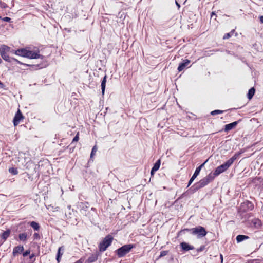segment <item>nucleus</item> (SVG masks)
<instances>
[{
	"label": "nucleus",
	"instance_id": "aec40b11",
	"mask_svg": "<svg viewBox=\"0 0 263 263\" xmlns=\"http://www.w3.org/2000/svg\"><path fill=\"white\" fill-rule=\"evenodd\" d=\"M10 234V230H7L5 231H4L1 235V237L2 239H3L4 241H5L8 237L9 236Z\"/></svg>",
	"mask_w": 263,
	"mask_h": 263
},
{
	"label": "nucleus",
	"instance_id": "c756f323",
	"mask_svg": "<svg viewBox=\"0 0 263 263\" xmlns=\"http://www.w3.org/2000/svg\"><path fill=\"white\" fill-rule=\"evenodd\" d=\"M205 249V246L203 245L200 246L199 248H198L196 250L197 253L203 251Z\"/></svg>",
	"mask_w": 263,
	"mask_h": 263
},
{
	"label": "nucleus",
	"instance_id": "f03ea898",
	"mask_svg": "<svg viewBox=\"0 0 263 263\" xmlns=\"http://www.w3.org/2000/svg\"><path fill=\"white\" fill-rule=\"evenodd\" d=\"M10 48L7 45H3L0 47V54L2 58L6 61L8 62H12L13 61L16 62L17 63L20 65H23L24 64L13 58H10L8 54V52H9Z\"/></svg>",
	"mask_w": 263,
	"mask_h": 263
},
{
	"label": "nucleus",
	"instance_id": "423d86ee",
	"mask_svg": "<svg viewBox=\"0 0 263 263\" xmlns=\"http://www.w3.org/2000/svg\"><path fill=\"white\" fill-rule=\"evenodd\" d=\"M214 179V176L212 175V173H210L208 176L205 177L204 178L201 179L197 184H198L199 187L202 188L209 184L210 182H212Z\"/></svg>",
	"mask_w": 263,
	"mask_h": 263
},
{
	"label": "nucleus",
	"instance_id": "2f4dec72",
	"mask_svg": "<svg viewBox=\"0 0 263 263\" xmlns=\"http://www.w3.org/2000/svg\"><path fill=\"white\" fill-rule=\"evenodd\" d=\"M168 253L167 251H162L161 252L159 257H163L165 255H166Z\"/></svg>",
	"mask_w": 263,
	"mask_h": 263
},
{
	"label": "nucleus",
	"instance_id": "f257e3e1",
	"mask_svg": "<svg viewBox=\"0 0 263 263\" xmlns=\"http://www.w3.org/2000/svg\"><path fill=\"white\" fill-rule=\"evenodd\" d=\"M239 154H235L232 158L229 159L226 162L221 164L216 168L215 171L212 174V175L214 176V178L216 176H218L221 173L225 172L228 169V168L233 163V162L236 160L237 157L239 156Z\"/></svg>",
	"mask_w": 263,
	"mask_h": 263
},
{
	"label": "nucleus",
	"instance_id": "e433bc0d",
	"mask_svg": "<svg viewBox=\"0 0 263 263\" xmlns=\"http://www.w3.org/2000/svg\"><path fill=\"white\" fill-rule=\"evenodd\" d=\"M34 256H35L34 254H32L31 255H30L29 258H30V259H32V258H33Z\"/></svg>",
	"mask_w": 263,
	"mask_h": 263
},
{
	"label": "nucleus",
	"instance_id": "393cba45",
	"mask_svg": "<svg viewBox=\"0 0 263 263\" xmlns=\"http://www.w3.org/2000/svg\"><path fill=\"white\" fill-rule=\"evenodd\" d=\"M97 259V257L95 255H91V256L89 257L87 261L89 263H92Z\"/></svg>",
	"mask_w": 263,
	"mask_h": 263
},
{
	"label": "nucleus",
	"instance_id": "412c9836",
	"mask_svg": "<svg viewBox=\"0 0 263 263\" xmlns=\"http://www.w3.org/2000/svg\"><path fill=\"white\" fill-rule=\"evenodd\" d=\"M200 188L199 187L198 184L197 183L194 184L189 190L188 191L192 193H194L195 192H196L197 191H198L199 189H200Z\"/></svg>",
	"mask_w": 263,
	"mask_h": 263
},
{
	"label": "nucleus",
	"instance_id": "9b49d317",
	"mask_svg": "<svg viewBox=\"0 0 263 263\" xmlns=\"http://www.w3.org/2000/svg\"><path fill=\"white\" fill-rule=\"evenodd\" d=\"M180 247L182 250L183 251H188L189 250L194 249V247L193 246L190 245L187 242H182L180 243Z\"/></svg>",
	"mask_w": 263,
	"mask_h": 263
},
{
	"label": "nucleus",
	"instance_id": "a18cd8bd",
	"mask_svg": "<svg viewBox=\"0 0 263 263\" xmlns=\"http://www.w3.org/2000/svg\"><path fill=\"white\" fill-rule=\"evenodd\" d=\"M61 251H60V254H62Z\"/></svg>",
	"mask_w": 263,
	"mask_h": 263
},
{
	"label": "nucleus",
	"instance_id": "9d476101",
	"mask_svg": "<svg viewBox=\"0 0 263 263\" xmlns=\"http://www.w3.org/2000/svg\"><path fill=\"white\" fill-rule=\"evenodd\" d=\"M41 57V55L37 52H35L33 51L27 50L26 52V58H28L29 59H39Z\"/></svg>",
	"mask_w": 263,
	"mask_h": 263
},
{
	"label": "nucleus",
	"instance_id": "bb28decb",
	"mask_svg": "<svg viewBox=\"0 0 263 263\" xmlns=\"http://www.w3.org/2000/svg\"><path fill=\"white\" fill-rule=\"evenodd\" d=\"M9 171L10 173H11L13 175H16L18 174V171L14 167L10 168L9 169Z\"/></svg>",
	"mask_w": 263,
	"mask_h": 263
},
{
	"label": "nucleus",
	"instance_id": "20e7f679",
	"mask_svg": "<svg viewBox=\"0 0 263 263\" xmlns=\"http://www.w3.org/2000/svg\"><path fill=\"white\" fill-rule=\"evenodd\" d=\"M135 247V246L133 244L125 245L118 249L116 252L119 257H122L128 253Z\"/></svg>",
	"mask_w": 263,
	"mask_h": 263
},
{
	"label": "nucleus",
	"instance_id": "c9c22d12",
	"mask_svg": "<svg viewBox=\"0 0 263 263\" xmlns=\"http://www.w3.org/2000/svg\"><path fill=\"white\" fill-rule=\"evenodd\" d=\"M259 20L261 23H263V16H260L259 17Z\"/></svg>",
	"mask_w": 263,
	"mask_h": 263
},
{
	"label": "nucleus",
	"instance_id": "4c0bfd02",
	"mask_svg": "<svg viewBox=\"0 0 263 263\" xmlns=\"http://www.w3.org/2000/svg\"><path fill=\"white\" fill-rule=\"evenodd\" d=\"M82 262H83V261L81 260V259H79L74 263H82Z\"/></svg>",
	"mask_w": 263,
	"mask_h": 263
},
{
	"label": "nucleus",
	"instance_id": "58836bf2",
	"mask_svg": "<svg viewBox=\"0 0 263 263\" xmlns=\"http://www.w3.org/2000/svg\"><path fill=\"white\" fill-rule=\"evenodd\" d=\"M215 15H216L215 13L214 12H213L212 13V14H211V17H213V16H215Z\"/></svg>",
	"mask_w": 263,
	"mask_h": 263
},
{
	"label": "nucleus",
	"instance_id": "7ed1b4c3",
	"mask_svg": "<svg viewBox=\"0 0 263 263\" xmlns=\"http://www.w3.org/2000/svg\"><path fill=\"white\" fill-rule=\"evenodd\" d=\"M183 231L190 232L193 235H197L198 238H202L207 234L206 230L202 226H198L192 229H185Z\"/></svg>",
	"mask_w": 263,
	"mask_h": 263
},
{
	"label": "nucleus",
	"instance_id": "6e6552de",
	"mask_svg": "<svg viewBox=\"0 0 263 263\" xmlns=\"http://www.w3.org/2000/svg\"><path fill=\"white\" fill-rule=\"evenodd\" d=\"M24 119V116H23L21 111L20 109H18L17 112H16L15 116L13 118V124L15 126H17L20 121Z\"/></svg>",
	"mask_w": 263,
	"mask_h": 263
},
{
	"label": "nucleus",
	"instance_id": "4468645a",
	"mask_svg": "<svg viewBox=\"0 0 263 263\" xmlns=\"http://www.w3.org/2000/svg\"><path fill=\"white\" fill-rule=\"evenodd\" d=\"M27 50L24 48L20 49L15 51V54L17 55L26 57Z\"/></svg>",
	"mask_w": 263,
	"mask_h": 263
},
{
	"label": "nucleus",
	"instance_id": "dca6fc26",
	"mask_svg": "<svg viewBox=\"0 0 263 263\" xmlns=\"http://www.w3.org/2000/svg\"><path fill=\"white\" fill-rule=\"evenodd\" d=\"M64 248L63 246H61L58 249V253H57V257H56V259L58 261V263H59L60 260H61V257L62 256V255H63V252H62V254H60V251H64Z\"/></svg>",
	"mask_w": 263,
	"mask_h": 263
},
{
	"label": "nucleus",
	"instance_id": "0eeeda50",
	"mask_svg": "<svg viewBox=\"0 0 263 263\" xmlns=\"http://www.w3.org/2000/svg\"><path fill=\"white\" fill-rule=\"evenodd\" d=\"M207 161H208V160H206L203 163H202L199 166H198V167L196 168L193 175L192 176V177L191 178V179H190V180L189 181L187 187H189L191 184V183L193 182V181L194 180V179L199 175L201 168L204 165V164H205V163Z\"/></svg>",
	"mask_w": 263,
	"mask_h": 263
},
{
	"label": "nucleus",
	"instance_id": "2eb2a0df",
	"mask_svg": "<svg viewBox=\"0 0 263 263\" xmlns=\"http://www.w3.org/2000/svg\"><path fill=\"white\" fill-rule=\"evenodd\" d=\"M24 250L23 246H16L14 248L13 250V255L15 256V255L17 253H21Z\"/></svg>",
	"mask_w": 263,
	"mask_h": 263
},
{
	"label": "nucleus",
	"instance_id": "a878e982",
	"mask_svg": "<svg viewBox=\"0 0 263 263\" xmlns=\"http://www.w3.org/2000/svg\"><path fill=\"white\" fill-rule=\"evenodd\" d=\"M224 112L223 110H215L211 112V115L212 116H215L218 114H222Z\"/></svg>",
	"mask_w": 263,
	"mask_h": 263
},
{
	"label": "nucleus",
	"instance_id": "a211bd4d",
	"mask_svg": "<svg viewBox=\"0 0 263 263\" xmlns=\"http://www.w3.org/2000/svg\"><path fill=\"white\" fill-rule=\"evenodd\" d=\"M249 237L248 236L243 235H238L236 237V241L237 242H240L244 240L249 239Z\"/></svg>",
	"mask_w": 263,
	"mask_h": 263
},
{
	"label": "nucleus",
	"instance_id": "cd10ccee",
	"mask_svg": "<svg viewBox=\"0 0 263 263\" xmlns=\"http://www.w3.org/2000/svg\"><path fill=\"white\" fill-rule=\"evenodd\" d=\"M234 32V30H233L231 32L226 33L223 37V39L226 40L230 38L232 34Z\"/></svg>",
	"mask_w": 263,
	"mask_h": 263
},
{
	"label": "nucleus",
	"instance_id": "c85d7f7f",
	"mask_svg": "<svg viewBox=\"0 0 263 263\" xmlns=\"http://www.w3.org/2000/svg\"><path fill=\"white\" fill-rule=\"evenodd\" d=\"M97 151V147L96 145H95L92 149L90 157L92 158L93 156L96 154V152Z\"/></svg>",
	"mask_w": 263,
	"mask_h": 263
},
{
	"label": "nucleus",
	"instance_id": "5701e85b",
	"mask_svg": "<svg viewBox=\"0 0 263 263\" xmlns=\"http://www.w3.org/2000/svg\"><path fill=\"white\" fill-rule=\"evenodd\" d=\"M30 225L34 230H38L40 229V226L39 223L35 221L31 222L30 223Z\"/></svg>",
	"mask_w": 263,
	"mask_h": 263
},
{
	"label": "nucleus",
	"instance_id": "ddd939ff",
	"mask_svg": "<svg viewBox=\"0 0 263 263\" xmlns=\"http://www.w3.org/2000/svg\"><path fill=\"white\" fill-rule=\"evenodd\" d=\"M190 63V61L187 59L184 60L183 62L179 64V65L178 67V71H181L182 70H183L185 67L187 66V65H189V64Z\"/></svg>",
	"mask_w": 263,
	"mask_h": 263
},
{
	"label": "nucleus",
	"instance_id": "79ce46f5",
	"mask_svg": "<svg viewBox=\"0 0 263 263\" xmlns=\"http://www.w3.org/2000/svg\"><path fill=\"white\" fill-rule=\"evenodd\" d=\"M3 86V84L0 81V87H2Z\"/></svg>",
	"mask_w": 263,
	"mask_h": 263
},
{
	"label": "nucleus",
	"instance_id": "1a4fd4ad",
	"mask_svg": "<svg viewBox=\"0 0 263 263\" xmlns=\"http://www.w3.org/2000/svg\"><path fill=\"white\" fill-rule=\"evenodd\" d=\"M240 121H241L240 120H239L238 121L233 122L231 123L226 124L224 126V132H228L230 131V130L234 128Z\"/></svg>",
	"mask_w": 263,
	"mask_h": 263
},
{
	"label": "nucleus",
	"instance_id": "473e14b6",
	"mask_svg": "<svg viewBox=\"0 0 263 263\" xmlns=\"http://www.w3.org/2000/svg\"><path fill=\"white\" fill-rule=\"evenodd\" d=\"M33 238H34V239H40V236L39 234H38L37 233H35L33 234Z\"/></svg>",
	"mask_w": 263,
	"mask_h": 263
},
{
	"label": "nucleus",
	"instance_id": "f3484780",
	"mask_svg": "<svg viewBox=\"0 0 263 263\" xmlns=\"http://www.w3.org/2000/svg\"><path fill=\"white\" fill-rule=\"evenodd\" d=\"M106 79L107 76L105 75L101 82V89H102V95H104L105 89V86H106Z\"/></svg>",
	"mask_w": 263,
	"mask_h": 263
},
{
	"label": "nucleus",
	"instance_id": "6ab92c4d",
	"mask_svg": "<svg viewBox=\"0 0 263 263\" xmlns=\"http://www.w3.org/2000/svg\"><path fill=\"white\" fill-rule=\"evenodd\" d=\"M252 223L254 227L259 228L261 226V221L258 219H254L252 220Z\"/></svg>",
	"mask_w": 263,
	"mask_h": 263
},
{
	"label": "nucleus",
	"instance_id": "f704fd0d",
	"mask_svg": "<svg viewBox=\"0 0 263 263\" xmlns=\"http://www.w3.org/2000/svg\"><path fill=\"white\" fill-rule=\"evenodd\" d=\"M3 21L7 22H9L11 20V18L8 17H5L3 18Z\"/></svg>",
	"mask_w": 263,
	"mask_h": 263
},
{
	"label": "nucleus",
	"instance_id": "f8f14e48",
	"mask_svg": "<svg viewBox=\"0 0 263 263\" xmlns=\"http://www.w3.org/2000/svg\"><path fill=\"white\" fill-rule=\"evenodd\" d=\"M161 161L160 159L157 161V162L154 164L153 167H152L151 174V175H153L154 174L159 168L160 166Z\"/></svg>",
	"mask_w": 263,
	"mask_h": 263
},
{
	"label": "nucleus",
	"instance_id": "4be33fe9",
	"mask_svg": "<svg viewBox=\"0 0 263 263\" xmlns=\"http://www.w3.org/2000/svg\"><path fill=\"white\" fill-rule=\"evenodd\" d=\"M255 90L253 87H252L249 89L248 95H247L248 98L249 99H251L253 97V96H254V95L255 93Z\"/></svg>",
	"mask_w": 263,
	"mask_h": 263
},
{
	"label": "nucleus",
	"instance_id": "c03bdc74",
	"mask_svg": "<svg viewBox=\"0 0 263 263\" xmlns=\"http://www.w3.org/2000/svg\"><path fill=\"white\" fill-rule=\"evenodd\" d=\"M184 194H185V193L182 194V195H181V197L183 196Z\"/></svg>",
	"mask_w": 263,
	"mask_h": 263
},
{
	"label": "nucleus",
	"instance_id": "a19ab883",
	"mask_svg": "<svg viewBox=\"0 0 263 263\" xmlns=\"http://www.w3.org/2000/svg\"><path fill=\"white\" fill-rule=\"evenodd\" d=\"M220 258L221 259V262H222V261H223V256L221 254L220 255Z\"/></svg>",
	"mask_w": 263,
	"mask_h": 263
},
{
	"label": "nucleus",
	"instance_id": "39448f33",
	"mask_svg": "<svg viewBox=\"0 0 263 263\" xmlns=\"http://www.w3.org/2000/svg\"><path fill=\"white\" fill-rule=\"evenodd\" d=\"M113 237L108 235L100 243L99 250L101 252L105 251L106 249L111 244Z\"/></svg>",
	"mask_w": 263,
	"mask_h": 263
},
{
	"label": "nucleus",
	"instance_id": "72a5a7b5",
	"mask_svg": "<svg viewBox=\"0 0 263 263\" xmlns=\"http://www.w3.org/2000/svg\"><path fill=\"white\" fill-rule=\"evenodd\" d=\"M30 253V250H26L25 252H24L23 254V255L24 257H26L27 256V255H28Z\"/></svg>",
	"mask_w": 263,
	"mask_h": 263
},
{
	"label": "nucleus",
	"instance_id": "ea45409f",
	"mask_svg": "<svg viewBox=\"0 0 263 263\" xmlns=\"http://www.w3.org/2000/svg\"><path fill=\"white\" fill-rule=\"evenodd\" d=\"M15 50H10V51H9V52H11V53H14V54H15Z\"/></svg>",
	"mask_w": 263,
	"mask_h": 263
},
{
	"label": "nucleus",
	"instance_id": "b1692460",
	"mask_svg": "<svg viewBox=\"0 0 263 263\" xmlns=\"http://www.w3.org/2000/svg\"><path fill=\"white\" fill-rule=\"evenodd\" d=\"M20 240L24 241H26L27 238V235L26 233H23L19 234L18 236Z\"/></svg>",
	"mask_w": 263,
	"mask_h": 263
},
{
	"label": "nucleus",
	"instance_id": "7c9ffc66",
	"mask_svg": "<svg viewBox=\"0 0 263 263\" xmlns=\"http://www.w3.org/2000/svg\"><path fill=\"white\" fill-rule=\"evenodd\" d=\"M79 133H78L77 134V135H76V136L73 138V139L72 140V143H74L75 142H77L79 140Z\"/></svg>",
	"mask_w": 263,
	"mask_h": 263
},
{
	"label": "nucleus",
	"instance_id": "37998d69",
	"mask_svg": "<svg viewBox=\"0 0 263 263\" xmlns=\"http://www.w3.org/2000/svg\"><path fill=\"white\" fill-rule=\"evenodd\" d=\"M176 5L179 7L180 5H179V4L177 2H176Z\"/></svg>",
	"mask_w": 263,
	"mask_h": 263
}]
</instances>
